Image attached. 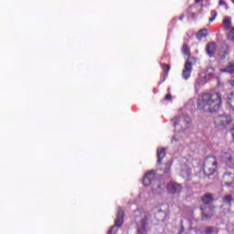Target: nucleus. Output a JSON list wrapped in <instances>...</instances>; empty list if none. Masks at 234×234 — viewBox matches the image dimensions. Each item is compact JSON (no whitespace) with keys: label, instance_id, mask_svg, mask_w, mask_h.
<instances>
[{"label":"nucleus","instance_id":"b1692460","mask_svg":"<svg viewBox=\"0 0 234 234\" xmlns=\"http://www.w3.org/2000/svg\"><path fill=\"white\" fill-rule=\"evenodd\" d=\"M215 231V228H213V227H207L206 229H205V233L206 234H211V233H213Z\"/></svg>","mask_w":234,"mask_h":234},{"label":"nucleus","instance_id":"f3484780","mask_svg":"<svg viewBox=\"0 0 234 234\" xmlns=\"http://www.w3.org/2000/svg\"><path fill=\"white\" fill-rule=\"evenodd\" d=\"M203 37H207V29H200L197 34V39L200 41Z\"/></svg>","mask_w":234,"mask_h":234},{"label":"nucleus","instance_id":"7ed1b4c3","mask_svg":"<svg viewBox=\"0 0 234 234\" xmlns=\"http://www.w3.org/2000/svg\"><path fill=\"white\" fill-rule=\"evenodd\" d=\"M218 167V162L217 161V157L215 155H209L204 160L203 172L206 176H211V175H215Z\"/></svg>","mask_w":234,"mask_h":234},{"label":"nucleus","instance_id":"4468645a","mask_svg":"<svg viewBox=\"0 0 234 234\" xmlns=\"http://www.w3.org/2000/svg\"><path fill=\"white\" fill-rule=\"evenodd\" d=\"M223 28L224 30H231V28H234L231 27V17L226 16L223 20Z\"/></svg>","mask_w":234,"mask_h":234},{"label":"nucleus","instance_id":"20e7f679","mask_svg":"<svg viewBox=\"0 0 234 234\" xmlns=\"http://www.w3.org/2000/svg\"><path fill=\"white\" fill-rule=\"evenodd\" d=\"M220 158L229 167L234 168L233 150L231 148L221 152Z\"/></svg>","mask_w":234,"mask_h":234},{"label":"nucleus","instance_id":"39448f33","mask_svg":"<svg viewBox=\"0 0 234 234\" xmlns=\"http://www.w3.org/2000/svg\"><path fill=\"white\" fill-rule=\"evenodd\" d=\"M230 169H232L231 172H226L223 175L222 184L226 186V187H231L234 185V168Z\"/></svg>","mask_w":234,"mask_h":234},{"label":"nucleus","instance_id":"a211bd4d","mask_svg":"<svg viewBox=\"0 0 234 234\" xmlns=\"http://www.w3.org/2000/svg\"><path fill=\"white\" fill-rule=\"evenodd\" d=\"M227 103L229 105L231 109L234 111V91L230 92L228 95Z\"/></svg>","mask_w":234,"mask_h":234},{"label":"nucleus","instance_id":"c756f323","mask_svg":"<svg viewBox=\"0 0 234 234\" xmlns=\"http://www.w3.org/2000/svg\"><path fill=\"white\" fill-rule=\"evenodd\" d=\"M220 72H228V68H227V69H220Z\"/></svg>","mask_w":234,"mask_h":234},{"label":"nucleus","instance_id":"423d86ee","mask_svg":"<svg viewBox=\"0 0 234 234\" xmlns=\"http://www.w3.org/2000/svg\"><path fill=\"white\" fill-rule=\"evenodd\" d=\"M216 125H219L220 127H226V125H229L231 123V117L228 115H219L215 118Z\"/></svg>","mask_w":234,"mask_h":234},{"label":"nucleus","instance_id":"dca6fc26","mask_svg":"<svg viewBox=\"0 0 234 234\" xmlns=\"http://www.w3.org/2000/svg\"><path fill=\"white\" fill-rule=\"evenodd\" d=\"M203 204H211L213 202V195L206 194L201 198Z\"/></svg>","mask_w":234,"mask_h":234},{"label":"nucleus","instance_id":"f257e3e1","mask_svg":"<svg viewBox=\"0 0 234 234\" xmlns=\"http://www.w3.org/2000/svg\"><path fill=\"white\" fill-rule=\"evenodd\" d=\"M197 105L198 111H202V112H217L222 105V97L220 93L217 92L202 93L197 99Z\"/></svg>","mask_w":234,"mask_h":234},{"label":"nucleus","instance_id":"cd10ccee","mask_svg":"<svg viewBox=\"0 0 234 234\" xmlns=\"http://www.w3.org/2000/svg\"><path fill=\"white\" fill-rule=\"evenodd\" d=\"M179 21H184V15H181V16H179Z\"/></svg>","mask_w":234,"mask_h":234},{"label":"nucleus","instance_id":"2f4dec72","mask_svg":"<svg viewBox=\"0 0 234 234\" xmlns=\"http://www.w3.org/2000/svg\"><path fill=\"white\" fill-rule=\"evenodd\" d=\"M189 8H190V9L193 8V5H191Z\"/></svg>","mask_w":234,"mask_h":234},{"label":"nucleus","instance_id":"aec40b11","mask_svg":"<svg viewBox=\"0 0 234 234\" xmlns=\"http://www.w3.org/2000/svg\"><path fill=\"white\" fill-rule=\"evenodd\" d=\"M229 33L227 35V37L229 41H234V27H232L231 29L228 30Z\"/></svg>","mask_w":234,"mask_h":234},{"label":"nucleus","instance_id":"393cba45","mask_svg":"<svg viewBox=\"0 0 234 234\" xmlns=\"http://www.w3.org/2000/svg\"><path fill=\"white\" fill-rule=\"evenodd\" d=\"M165 100H166V101H171V100H173V95H171V93L166 94Z\"/></svg>","mask_w":234,"mask_h":234},{"label":"nucleus","instance_id":"0eeeda50","mask_svg":"<svg viewBox=\"0 0 234 234\" xmlns=\"http://www.w3.org/2000/svg\"><path fill=\"white\" fill-rule=\"evenodd\" d=\"M156 178V172L154 170L149 171L143 178V184L145 187H149L153 184V180Z\"/></svg>","mask_w":234,"mask_h":234},{"label":"nucleus","instance_id":"ddd939ff","mask_svg":"<svg viewBox=\"0 0 234 234\" xmlns=\"http://www.w3.org/2000/svg\"><path fill=\"white\" fill-rule=\"evenodd\" d=\"M165 148H157V164H162L165 158Z\"/></svg>","mask_w":234,"mask_h":234},{"label":"nucleus","instance_id":"9d476101","mask_svg":"<svg viewBox=\"0 0 234 234\" xmlns=\"http://www.w3.org/2000/svg\"><path fill=\"white\" fill-rule=\"evenodd\" d=\"M207 213L204 212L206 211V207H201V220H209L215 215V209L212 207H207Z\"/></svg>","mask_w":234,"mask_h":234},{"label":"nucleus","instance_id":"473e14b6","mask_svg":"<svg viewBox=\"0 0 234 234\" xmlns=\"http://www.w3.org/2000/svg\"><path fill=\"white\" fill-rule=\"evenodd\" d=\"M174 125L176 126V123L174 122Z\"/></svg>","mask_w":234,"mask_h":234},{"label":"nucleus","instance_id":"7c9ffc66","mask_svg":"<svg viewBox=\"0 0 234 234\" xmlns=\"http://www.w3.org/2000/svg\"><path fill=\"white\" fill-rule=\"evenodd\" d=\"M202 0H195V3H201Z\"/></svg>","mask_w":234,"mask_h":234},{"label":"nucleus","instance_id":"9b49d317","mask_svg":"<svg viewBox=\"0 0 234 234\" xmlns=\"http://www.w3.org/2000/svg\"><path fill=\"white\" fill-rule=\"evenodd\" d=\"M206 52L209 58H214L215 54H217V43L208 42L206 47Z\"/></svg>","mask_w":234,"mask_h":234},{"label":"nucleus","instance_id":"6ab92c4d","mask_svg":"<svg viewBox=\"0 0 234 234\" xmlns=\"http://www.w3.org/2000/svg\"><path fill=\"white\" fill-rule=\"evenodd\" d=\"M223 48H225V50H221L220 52H219V58H220V59H226V58H228V56H229V52H228V50H229V48H228V45H224L223 46Z\"/></svg>","mask_w":234,"mask_h":234},{"label":"nucleus","instance_id":"bb28decb","mask_svg":"<svg viewBox=\"0 0 234 234\" xmlns=\"http://www.w3.org/2000/svg\"><path fill=\"white\" fill-rule=\"evenodd\" d=\"M218 5H219V6H222V5H226V2L224 0H219Z\"/></svg>","mask_w":234,"mask_h":234},{"label":"nucleus","instance_id":"412c9836","mask_svg":"<svg viewBox=\"0 0 234 234\" xmlns=\"http://www.w3.org/2000/svg\"><path fill=\"white\" fill-rule=\"evenodd\" d=\"M231 200H233V197L231 195L225 196L223 198V202L227 204H231Z\"/></svg>","mask_w":234,"mask_h":234},{"label":"nucleus","instance_id":"f8f14e48","mask_svg":"<svg viewBox=\"0 0 234 234\" xmlns=\"http://www.w3.org/2000/svg\"><path fill=\"white\" fill-rule=\"evenodd\" d=\"M161 69L164 70L163 80L159 81V85H162L167 77L169 76V70H171V66L169 64H161Z\"/></svg>","mask_w":234,"mask_h":234},{"label":"nucleus","instance_id":"5701e85b","mask_svg":"<svg viewBox=\"0 0 234 234\" xmlns=\"http://www.w3.org/2000/svg\"><path fill=\"white\" fill-rule=\"evenodd\" d=\"M227 71L229 74H234V64H230L229 67H227Z\"/></svg>","mask_w":234,"mask_h":234},{"label":"nucleus","instance_id":"4be33fe9","mask_svg":"<svg viewBox=\"0 0 234 234\" xmlns=\"http://www.w3.org/2000/svg\"><path fill=\"white\" fill-rule=\"evenodd\" d=\"M207 76H215V69L208 68L206 71Z\"/></svg>","mask_w":234,"mask_h":234},{"label":"nucleus","instance_id":"a878e982","mask_svg":"<svg viewBox=\"0 0 234 234\" xmlns=\"http://www.w3.org/2000/svg\"><path fill=\"white\" fill-rule=\"evenodd\" d=\"M216 17H217V13H215L214 16L209 18V22L213 23V21H215Z\"/></svg>","mask_w":234,"mask_h":234},{"label":"nucleus","instance_id":"f03ea898","mask_svg":"<svg viewBox=\"0 0 234 234\" xmlns=\"http://www.w3.org/2000/svg\"><path fill=\"white\" fill-rule=\"evenodd\" d=\"M135 220H140L137 225L138 234H147V222L149 220V213L144 210L134 211Z\"/></svg>","mask_w":234,"mask_h":234},{"label":"nucleus","instance_id":"6e6552de","mask_svg":"<svg viewBox=\"0 0 234 234\" xmlns=\"http://www.w3.org/2000/svg\"><path fill=\"white\" fill-rule=\"evenodd\" d=\"M168 193H171L172 195H176L182 192V185L176 183V182H170L167 186Z\"/></svg>","mask_w":234,"mask_h":234},{"label":"nucleus","instance_id":"1a4fd4ad","mask_svg":"<svg viewBox=\"0 0 234 234\" xmlns=\"http://www.w3.org/2000/svg\"><path fill=\"white\" fill-rule=\"evenodd\" d=\"M191 72H193V63L191 61L187 60L185 63L182 76L185 80H189L191 78Z\"/></svg>","mask_w":234,"mask_h":234},{"label":"nucleus","instance_id":"2eb2a0df","mask_svg":"<svg viewBox=\"0 0 234 234\" xmlns=\"http://www.w3.org/2000/svg\"><path fill=\"white\" fill-rule=\"evenodd\" d=\"M181 52L182 54H184V56H186L189 59V58H191V48H189V46L187 44H184L182 48H181Z\"/></svg>","mask_w":234,"mask_h":234},{"label":"nucleus","instance_id":"c85d7f7f","mask_svg":"<svg viewBox=\"0 0 234 234\" xmlns=\"http://www.w3.org/2000/svg\"><path fill=\"white\" fill-rule=\"evenodd\" d=\"M186 175L189 176L191 175V170L190 169H187L186 170Z\"/></svg>","mask_w":234,"mask_h":234}]
</instances>
